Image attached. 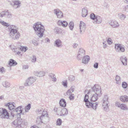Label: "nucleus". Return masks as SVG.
I'll list each match as a JSON object with an SVG mask.
<instances>
[{
	"label": "nucleus",
	"instance_id": "nucleus-10",
	"mask_svg": "<svg viewBox=\"0 0 128 128\" xmlns=\"http://www.w3.org/2000/svg\"><path fill=\"white\" fill-rule=\"evenodd\" d=\"M85 51L84 48H80L77 56V60H81L85 55Z\"/></svg>",
	"mask_w": 128,
	"mask_h": 128
},
{
	"label": "nucleus",
	"instance_id": "nucleus-46",
	"mask_svg": "<svg viewBox=\"0 0 128 128\" xmlns=\"http://www.w3.org/2000/svg\"><path fill=\"white\" fill-rule=\"evenodd\" d=\"M69 98L70 100H72L74 99V95L73 94H71L69 96Z\"/></svg>",
	"mask_w": 128,
	"mask_h": 128
},
{
	"label": "nucleus",
	"instance_id": "nucleus-58",
	"mask_svg": "<svg viewBox=\"0 0 128 128\" xmlns=\"http://www.w3.org/2000/svg\"><path fill=\"white\" fill-rule=\"evenodd\" d=\"M69 90H70V92H71L72 93V92H73L74 91V89L73 88H72V87L70 89H69Z\"/></svg>",
	"mask_w": 128,
	"mask_h": 128
},
{
	"label": "nucleus",
	"instance_id": "nucleus-42",
	"mask_svg": "<svg viewBox=\"0 0 128 128\" xmlns=\"http://www.w3.org/2000/svg\"><path fill=\"white\" fill-rule=\"evenodd\" d=\"M128 86L127 84L125 82H123L122 84V87L124 88H127Z\"/></svg>",
	"mask_w": 128,
	"mask_h": 128
},
{
	"label": "nucleus",
	"instance_id": "nucleus-59",
	"mask_svg": "<svg viewBox=\"0 0 128 128\" xmlns=\"http://www.w3.org/2000/svg\"><path fill=\"white\" fill-rule=\"evenodd\" d=\"M69 90H70V92H71L72 93V92H73L74 91V89L73 88H72V87L70 89H69Z\"/></svg>",
	"mask_w": 128,
	"mask_h": 128
},
{
	"label": "nucleus",
	"instance_id": "nucleus-20",
	"mask_svg": "<svg viewBox=\"0 0 128 128\" xmlns=\"http://www.w3.org/2000/svg\"><path fill=\"white\" fill-rule=\"evenodd\" d=\"M17 64V63L14 60L11 59L8 62V65L10 67L14 66Z\"/></svg>",
	"mask_w": 128,
	"mask_h": 128
},
{
	"label": "nucleus",
	"instance_id": "nucleus-57",
	"mask_svg": "<svg viewBox=\"0 0 128 128\" xmlns=\"http://www.w3.org/2000/svg\"><path fill=\"white\" fill-rule=\"evenodd\" d=\"M16 54H17L19 56H21L22 55V54H21V52L19 51L17 52Z\"/></svg>",
	"mask_w": 128,
	"mask_h": 128
},
{
	"label": "nucleus",
	"instance_id": "nucleus-13",
	"mask_svg": "<svg viewBox=\"0 0 128 128\" xmlns=\"http://www.w3.org/2000/svg\"><path fill=\"white\" fill-rule=\"evenodd\" d=\"M36 80L35 78L30 77L26 80V82L24 83V85L26 86H30Z\"/></svg>",
	"mask_w": 128,
	"mask_h": 128
},
{
	"label": "nucleus",
	"instance_id": "nucleus-31",
	"mask_svg": "<svg viewBox=\"0 0 128 128\" xmlns=\"http://www.w3.org/2000/svg\"><path fill=\"white\" fill-rule=\"evenodd\" d=\"M116 80L117 84H120L121 83V79L120 77L118 75H116Z\"/></svg>",
	"mask_w": 128,
	"mask_h": 128
},
{
	"label": "nucleus",
	"instance_id": "nucleus-43",
	"mask_svg": "<svg viewBox=\"0 0 128 128\" xmlns=\"http://www.w3.org/2000/svg\"><path fill=\"white\" fill-rule=\"evenodd\" d=\"M14 0H9L8 1V3L11 5L12 7L13 6Z\"/></svg>",
	"mask_w": 128,
	"mask_h": 128
},
{
	"label": "nucleus",
	"instance_id": "nucleus-35",
	"mask_svg": "<svg viewBox=\"0 0 128 128\" xmlns=\"http://www.w3.org/2000/svg\"><path fill=\"white\" fill-rule=\"evenodd\" d=\"M69 26L71 30H72L74 26V24L72 22H70L69 24Z\"/></svg>",
	"mask_w": 128,
	"mask_h": 128
},
{
	"label": "nucleus",
	"instance_id": "nucleus-23",
	"mask_svg": "<svg viewBox=\"0 0 128 128\" xmlns=\"http://www.w3.org/2000/svg\"><path fill=\"white\" fill-rule=\"evenodd\" d=\"M45 73L44 72H39L37 71L34 72V74L36 76L39 77H42L45 74Z\"/></svg>",
	"mask_w": 128,
	"mask_h": 128
},
{
	"label": "nucleus",
	"instance_id": "nucleus-49",
	"mask_svg": "<svg viewBox=\"0 0 128 128\" xmlns=\"http://www.w3.org/2000/svg\"><path fill=\"white\" fill-rule=\"evenodd\" d=\"M55 32L56 34H59L60 33L59 31V28H56L54 29Z\"/></svg>",
	"mask_w": 128,
	"mask_h": 128
},
{
	"label": "nucleus",
	"instance_id": "nucleus-7",
	"mask_svg": "<svg viewBox=\"0 0 128 128\" xmlns=\"http://www.w3.org/2000/svg\"><path fill=\"white\" fill-rule=\"evenodd\" d=\"M15 104L14 103L10 102L5 104V106L8 107L9 110L11 111V114L13 117H14V110L16 108Z\"/></svg>",
	"mask_w": 128,
	"mask_h": 128
},
{
	"label": "nucleus",
	"instance_id": "nucleus-38",
	"mask_svg": "<svg viewBox=\"0 0 128 128\" xmlns=\"http://www.w3.org/2000/svg\"><path fill=\"white\" fill-rule=\"evenodd\" d=\"M68 79L70 82H72L74 80L75 77L73 75H70L68 77Z\"/></svg>",
	"mask_w": 128,
	"mask_h": 128
},
{
	"label": "nucleus",
	"instance_id": "nucleus-45",
	"mask_svg": "<svg viewBox=\"0 0 128 128\" xmlns=\"http://www.w3.org/2000/svg\"><path fill=\"white\" fill-rule=\"evenodd\" d=\"M12 51L15 53H16L17 52L19 51L20 50V48H13L12 49Z\"/></svg>",
	"mask_w": 128,
	"mask_h": 128
},
{
	"label": "nucleus",
	"instance_id": "nucleus-37",
	"mask_svg": "<svg viewBox=\"0 0 128 128\" xmlns=\"http://www.w3.org/2000/svg\"><path fill=\"white\" fill-rule=\"evenodd\" d=\"M38 113L37 114L38 115L41 114V115L43 114V112H46V111H45L44 110H43V109L42 108L38 109L37 110Z\"/></svg>",
	"mask_w": 128,
	"mask_h": 128
},
{
	"label": "nucleus",
	"instance_id": "nucleus-15",
	"mask_svg": "<svg viewBox=\"0 0 128 128\" xmlns=\"http://www.w3.org/2000/svg\"><path fill=\"white\" fill-rule=\"evenodd\" d=\"M62 43V42L60 40V39H57L54 41V45L57 47L61 48L63 46Z\"/></svg>",
	"mask_w": 128,
	"mask_h": 128
},
{
	"label": "nucleus",
	"instance_id": "nucleus-61",
	"mask_svg": "<svg viewBox=\"0 0 128 128\" xmlns=\"http://www.w3.org/2000/svg\"><path fill=\"white\" fill-rule=\"evenodd\" d=\"M103 45H104V48H105L106 47V44L104 42L103 43Z\"/></svg>",
	"mask_w": 128,
	"mask_h": 128
},
{
	"label": "nucleus",
	"instance_id": "nucleus-64",
	"mask_svg": "<svg viewBox=\"0 0 128 128\" xmlns=\"http://www.w3.org/2000/svg\"><path fill=\"white\" fill-rule=\"evenodd\" d=\"M124 2L126 4H128V0H124Z\"/></svg>",
	"mask_w": 128,
	"mask_h": 128
},
{
	"label": "nucleus",
	"instance_id": "nucleus-21",
	"mask_svg": "<svg viewBox=\"0 0 128 128\" xmlns=\"http://www.w3.org/2000/svg\"><path fill=\"white\" fill-rule=\"evenodd\" d=\"M120 60L123 65L126 66L127 65V58L124 56H121Z\"/></svg>",
	"mask_w": 128,
	"mask_h": 128
},
{
	"label": "nucleus",
	"instance_id": "nucleus-56",
	"mask_svg": "<svg viewBox=\"0 0 128 128\" xmlns=\"http://www.w3.org/2000/svg\"><path fill=\"white\" fill-rule=\"evenodd\" d=\"M78 46V44H77L74 43V45L73 46L74 48H76Z\"/></svg>",
	"mask_w": 128,
	"mask_h": 128
},
{
	"label": "nucleus",
	"instance_id": "nucleus-8",
	"mask_svg": "<svg viewBox=\"0 0 128 128\" xmlns=\"http://www.w3.org/2000/svg\"><path fill=\"white\" fill-rule=\"evenodd\" d=\"M108 100V97L107 95H104L103 98L102 100L103 103V106L104 107V110L106 111H107L109 110L108 104L109 102Z\"/></svg>",
	"mask_w": 128,
	"mask_h": 128
},
{
	"label": "nucleus",
	"instance_id": "nucleus-60",
	"mask_svg": "<svg viewBox=\"0 0 128 128\" xmlns=\"http://www.w3.org/2000/svg\"><path fill=\"white\" fill-rule=\"evenodd\" d=\"M69 90H70V92H71L72 93V92H73L74 91V89L73 88H72V87L70 89H69Z\"/></svg>",
	"mask_w": 128,
	"mask_h": 128
},
{
	"label": "nucleus",
	"instance_id": "nucleus-48",
	"mask_svg": "<svg viewBox=\"0 0 128 128\" xmlns=\"http://www.w3.org/2000/svg\"><path fill=\"white\" fill-rule=\"evenodd\" d=\"M36 56L34 55L32 59V62H35L36 61Z\"/></svg>",
	"mask_w": 128,
	"mask_h": 128
},
{
	"label": "nucleus",
	"instance_id": "nucleus-29",
	"mask_svg": "<svg viewBox=\"0 0 128 128\" xmlns=\"http://www.w3.org/2000/svg\"><path fill=\"white\" fill-rule=\"evenodd\" d=\"M120 100L122 102H127L128 101V96H121Z\"/></svg>",
	"mask_w": 128,
	"mask_h": 128
},
{
	"label": "nucleus",
	"instance_id": "nucleus-19",
	"mask_svg": "<svg viewBox=\"0 0 128 128\" xmlns=\"http://www.w3.org/2000/svg\"><path fill=\"white\" fill-rule=\"evenodd\" d=\"M57 24L59 26H62L64 27H66L68 25L67 22L65 21L59 20Z\"/></svg>",
	"mask_w": 128,
	"mask_h": 128
},
{
	"label": "nucleus",
	"instance_id": "nucleus-12",
	"mask_svg": "<svg viewBox=\"0 0 128 128\" xmlns=\"http://www.w3.org/2000/svg\"><path fill=\"white\" fill-rule=\"evenodd\" d=\"M0 17L2 18L5 17L8 18H11L12 17V14L8 12V10H5L1 12Z\"/></svg>",
	"mask_w": 128,
	"mask_h": 128
},
{
	"label": "nucleus",
	"instance_id": "nucleus-40",
	"mask_svg": "<svg viewBox=\"0 0 128 128\" xmlns=\"http://www.w3.org/2000/svg\"><path fill=\"white\" fill-rule=\"evenodd\" d=\"M123 10L126 12H128V5L124 6H123Z\"/></svg>",
	"mask_w": 128,
	"mask_h": 128
},
{
	"label": "nucleus",
	"instance_id": "nucleus-9",
	"mask_svg": "<svg viewBox=\"0 0 128 128\" xmlns=\"http://www.w3.org/2000/svg\"><path fill=\"white\" fill-rule=\"evenodd\" d=\"M9 115L6 109L4 108H0V117L2 118H9Z\"/></svg>",
	"mask_w": 128,
	"mask_h": 128
},
{
	"label": "nucleus",
	"instance_id": "nucleus-27",
	"mask_svg": "<svg viewBox=\"0 0 128 128\" xmlns=\"http://www.w3.org/2000/svg\"><path fill=\"white\" fill-rule=\"evenodd\" d=\"M102 21V18L99 16H97L94 22V23L99 24Z\"/></svg>",
	"mask_w": 128,
	"mask_h": 128
},
{
	"label": "nucleus",
	"instance_id": "nucleus-3",
	"mask_svg": "<svg viewBox=\"0 0 128 128\" xmlns=\"http://www.w3.org/2000/svg\"><path fill=\"white\" fill-rule=\"evenodd\" d=\"M92 88L95 94L92 97L90 101L93 103V102L97 100L98 97L100 96L102 94L101 87L98 84H95L92 87Z\"/></svg>",
	"mask_w": 128,
	"mask_h": 128
},
{
	"label": "nucleus",
	"instance_id": "nucleus-14",
	"mask_svg": "<svg viewBox=\"0 0 128 128\" xmlns=\"http://www.w3.org/2000/svg\"><path fill=\"white\" fill-rule=\"evenodd\" d=\"M79 27L80 34H83L86 29L85 24L83 22L80 21Z\"/></svg>",
	"mask_w": 128,
	"mask_h": 128
},
{
	"label": "nucleus",
	"instance_id": "nucleus-5",
	"mask_svg": "<svg viewBox=\"0 0 128 128\" xmlns=\"http://www.w3.org/2000/svg\"><path fill=\"white\" fill-rule=\"evenodd\" d=\"M90 92V91H88L87 94H86L84 101L85 102L86 106L88 108H92L94 110H96L98 107V103L97 102L93 103L92 102L89 101L88 100V96L87 94H89Z\"/></svg>",
	"mask_w": 128,
	"mask_h": 128
},
{
	"label": "nucleus",
	"instance_id": "nucleus-47",
	"mask_svg": "<svg viewBox=\"0 0 128 128\" xmlns=\"http://www.w3.org/2000/svg\"><path fill=\"white\" fill-rule=\"evenodd\" d=\"M107 42L108 44L110 45L112 43V40L110 38H108L107 40Z\"/></svg>",
	"mask_w": 128,
	"mask_h": 128
},
{
	"label": "nucleus",
	"instance_id": "nucleus-33",
	"mask_svg": "<svg viewBox=\"0 0 128 128\" xmlns=\"http://www.w3.org/2000/svg\"><path fill=\"white\" fill-rule=\"evenodd\" d=\"M31 107V104H29L25 107V111L26 112H28Z\"/></svg>",
	"mask_w": 128,
	"mask_h": 128
},
{
	"label": "nucleus",
	"instance_id": "nucleus-52",
	"mask_svg": "<svg viewBox=\"0 0 128 128\" xmlns=\"http://www.w3.org/2000/svg\"><path fill=\"white\" fill-rule=\"evenodd\" d=\"M0 72L2 73L5 72L4 68V67H2L0 68Z\"/></svg>",
	"mask_w": 128,
	"mask_h": 128
},
{
	"label": "nucleus",
	"instance_id": "nucleus-4",
	"mask_svg": "<svg viewBox=\"0 0 128 128\" xmlns=\"http://www.w3.org/2000/svg\"><path fill=\"white\" fill-rule=\"evenodd\" d=\"M33 28L36 34L40 38L43 36L45 30L44 27L40 22H38L34 24L33 25Z\"/></svg>",
	"mask_w": 128,
	"mask_h": 128
},
{
	"label": "nucleus",
	"instance_id": "nucleus-11",
	"mask_svg": "<svg viewBox=\"0 0 128 128\" xmlns=\"http://www.w3.org/2000/svg\"><path fill=\"white\" fill-rule=\"evenodd\" d=\"M115 48L116 52H124L125 50L124 47L122 45L116 44H115Z\"/></svg>",
	"mask_w": 128,
	"mask_h": 128
},
{
	"label": "nucleus",
	"instance_id": "nucleus-54",
	"mask_svg": "<svg viewBox=\"0 0 128 128\" xmlns=\"http://www.w3.org/2000/svg\"><path fill=\"white\" fill-rule=\"evenodd\" d=\"M28 65H24L23 66V68L24 69H27L28 68Z\"/></svg>",
	"mask_w": 128,
	"mask_h": 128
},
{
	"label": "nucleus",
	"instance_id": "nucleus-50",
	"mask_svg": "<svg viewBox=\"0 0 128 128\" xmlns=\"http://www.w3.org/2000/svg\"><path fill=\"white\" fill-rule=\"evenodd\" d=\"M32 43L35 46H37L38 44L37 42L34 40H32Z\"/></svg>",
	"mask_w": 128,
	"mask_h": 128
},
{
	"label": "nucleus",
	"instance_id": "nucleus-25",
	"mask_svg": "<svg viewBox=\"0 0 128 128\" xmlns=\"http://www.w3.org/2000/svg\"><path fill=\"white\" fill-rule=\"evenodd\" d=\"M59 104L60 106L63 107H65L66 106V102L65 100L63 98H62L60 100Z\"/></svg>",
	"mask_w": 128,
	"mask_h": 128
},
{
	"label": "nucleus",
	"instance_id": "nucleus-34",
	"mask_svg": "<svg viewBox=\"0 0 128 128\" xmlns=\"http://www.w3.org/2000/svg\"><path fill=\"white\" fill-rule=\"evenodd\" d=\"M96 16L94 13H92L90 14V18L95 21L96 17Z\"/></svg>",
	"mask_w": 128,
	"mask_h": 128
},
{
	"label": "nucleus",
	"instance_id": "nucleus-30",
	"mask_svg": "<svg viewBox=\"0 0 128 128\" xmlns=\"http://www.w3.org/2000/svg\"><path fill=\"white\" fill-rule=\"evenodd\" d=\"M2 84L4 87L6 88H8L10 86V83L7 81H3L2 82Z\"/></svg>",
	"mask_w": 128,
	"mask_h": 128
},
{
	"label": "nucleus",
	"instance_id": "nucleus-51",
	"mask_svg": "<svg viewBox=\"0 0 128 128\" xmlns=\"http://www.w3.org/2000/svg\"><path fill=\"white\" fill-rule=\"evenodd\" d=\"M98 64L97 62H96L94 65V67L96 68H97L98 67Z\"/></svg>",
	"mask_w": 128,
	"mask_h": 128
},
{
	"label": "nucleus",
	"instance_id": "nucleus-44",
	"mask_svg": "<svg viewBox=\"0 0 128 128\" xmlns=\"http://www.w3.org/2000/svg\"><path fill=\"white\" fill-rule=\"evenodd\" d=\"M20 50L22 51H24V52H25L28 50V48H27L26 47H24V46L22 47L21 46V47L20 48Z\"/></svg>",
	"mask_w": 128,
	"mask_h": 128
},
{
	"label": "nucleus",
	"instance_id": "nucleus-16",
	"mask_svg": "<svg viewBox=\"0 0 128 128\" xmlns=\"http://www.w3.org/2000/svg\"><path fill=\"white\" fill-rule=\"evenodd\" d=\"M54 11V13L57 16L58 18H60L63 17V13L59 9H55Z\"/></svg>",
	"mask_w": 128,
	"mask_h": 128
},
{
	"label": "nucleus",
	"instance_id": "nucleus-55",
	"mask_svg": "<svg viewBox=\"0 0 128 128\" xmlns=\"http://www.w3.org/2000/svg\"><path fill=\"white\" fill-rule=\"evenodd\" d=\"M120 104L118 102H117L116 103V106L118 107H120Z\"/></svg>",
	"mask_w": 128,
	"mask_h": 128
},
{
	"label": "nucleus",
	"instance_id": "nucleus-6",
	"mask_svg": "<svg viewBox=\"0 0 128 128\" xmlns=\"http://www.w3.org/2000/svg\"><path fill=\"white\" fill-rule=\"evenodd\" d=\"M47 112H44L42 114L37 118L36 123L39 124L41 122L45 124L49 121V118L48 116Z\"/></svg>",
	"mask_w": 128,
	"mask_h": 128
},
{
	"label": "nucleus",
	"instance_id": "nucleus-41",
	"mask_svg": "<svg viewBox=\"0 0 128 128\" xmlns=\"http://www.w3.org/2000/svg\"><path fill=\"white\" fill-rule=\"evenodd\" d=\"M62 85L65 88L67 87L68 82L67 80H65L64 81H62Z\"/></svg>",
	"mask_w": 128,
	"mask_h": 128
},
{
	"label": "nucleus",
	"instance_id": "nucleus-53",
	"mask_svg": "<svg viewBox=\"0 0 128 128\" xmlns=\"http://www.w3.org/2000/svg\"><path fill=\"white\" fill-rule=\"evenodd\" d=\"M72 93L71 92H70V90H68L66 92V94L68 95H70V94Z\"/></svg>",
	"mask_w": 128,
	"mask_h": 128
},
{
	"label": "nucleus",
	"instance_id": "nucleus-1",
	"mask_svg": "<svg viewBox=\"0 0 128 128\" xmlns=\"http://www.w3.org/2000/svg\"><path fill=\"white\" fill-rule=\"evenodd\" d=\"M14 110V112H16L18 114L19 118L15 120L12 122V124L16 126V128H25L27 126V123L26 121L23 120L20 118V114L22 113V106H20L18 107L15 108Z\"/></svg>",
	"mask_w": 128,
	"mask_h": 128
},
{
	"label": "nucleus",
	"instance_id": "nucleus-22",
	"mask_svg": "<svg viewBox=\"0 0 128 128\" xmlns=\"http://www.w3.org/2000/svg\"><path fill=\"white\" fill-rule=\"evenodd\" d=\"M68 114V111L67 109L66 108H62L60 116H64L67 115Z\"/></svg>",
	"mask_w": 128,
	"mask_h": 128
},
{
	"label": "nucleus",
	"instance_id": "nucleus-18",
	"mask_svg": "<svg viewBox=\"0 0 128 128\" xmlns=\"http://www.w3.org/2000/svg\"><path fill=\"white\" fill-rule=\"evenodd\" d=\"M82 61V62L85 64H87L90 60V57L88 55L84 56L83 57Z\"/></svg>",
	"mask_w": 128,
	"mask_h": 128
},
{
	"label": "nucleus",
	"instance_id": "nucleus-2",
	"mask_svg": "<svg viewBox=\"0 0 128 128\" xmlns=\"http://www.w3.org/2000/svg\"><path fill=\"white\" fill-rule=\"evenodd\" d=\"M0 23L4 26L8 27V31L9 37L14 40L18 39L20 36V34L18 31L17 27L14 25H10L8 23L0 20Z\"/></svg>",
	"mask_w": 128,
	"mask_h": 128
},
{
	"label": "nucleus",
	"instance_id": "nucleus-17",
	"mask_svg": "<svg viewBox=\"0 0 128 128\" xmlns=\"http://www.w3.org/2000/svg\"><path fill=\"white\" fill-rule=\"evenodd\" d=\"M110 25L113 28H116L118 27L120 24L118 23L116 20H112L111 21L110 23Z\"/></svg>",
	"mask_w": 128,
	"mask_h": 128
},
{
	"label": "nucleus",
	"instance_id": "nucleus-36",
	"mask_svg": "<svg viewBox=\"0 0 128 128\" xmlns=\"http://www.w3.org/2000/svg\"><path fill=\"white\" fill-rule=\"evenodd\" d=\"M120 108L122 110H126L127 109L126 106L125 104H122L120 105Z\"/></svg>",
	"mask_w": 128,
	"mask_h": 128
},
{
	"label": "nucleus",
	"instance_id": "nucleus-24",
	"mask_svg": "<svg viewBox=\"0 0 128 128\" xmlns=\"http://www.w3.org/2000/svg\"><path fill=\"white\" fill-rule=\"evenodd\" d=\"M21 2L19 0H14L13 7L14 8H19L20 6Z\"/></svg>",
	"mask_w": 128,
	"mask_h": 128
},
{
	"label": "nucleus",
	"instance_id": "nucleus-63",
	"mask_svg": "<svg viewBox=\"0 0 128 128\" xmlns=\"http://www.w3.org/2000/svg\"><path fill=\"white\" fill-rule=\"evenodd\" d=\"M46 42H50V40L48 38H46Z\"/></svg>",
	"mask_w": 128,
	"mask_h": 128
},
{
	"label": "nucleus",
	"instance_id": "nucleus-26",
	"mask_svg": "<svg viewBox=\"0 0 128 128\" xmlns=\"http://www.w3.org/2000/svg\"><path fill=\"white\" fill-rule=\"evenodd\" d=\"M88 10L86 8H84L82 9V16L83 17H86L88 15Z\"/></svg>",
	"mask_w": 128,
	"mask_h": 128
},
{
	"label": "nucleus",
	"instance_id": "nucleus-62",
	"mask_svg": "<svg viewBox=\"0 0 128 128\" xmlns=\"http://www.w3.org/2000/svg\"><path fill=\"white\" fill-rule=\"evenodd\" d=\"M24 88V87L23 86H20L19 87V88L20 89H23Z\"/></svg>",
	"mask_w": 128,
	"mask_h": 128
},
{
	"label": "nucleus",
	"instance_id": "nucleus-32",
	"mask_svg": "<svg viewBox=\"0 0 128 128\" xmlns=\"http://www.w3.org/2000/svg\"><path fill=\"white\" fill-rule=\"evenodd\" d=\"M118 17L121 20H124L126 18V16L124 14L120 13L118 14Z\"/></svg>",
	"mask_w": 128,
	"mask_h": 128
},
{
	"label": "nucleus",
	"instance_id": "nucleus-28",
	"mask_svg": "<svg viewBox=\"0 0 128 128\" xmlns=\"http://www.w3.org/2000/svg\"><path fill=\"white\" fill-rule=\"evenodd\" d=\"M48 76L50 78H51L53 81L56 82V76L55 74L52 73H50L48 75Z\"/></svg>",
	"mask_w": 128,
	"mask_h": 128
},
{
	"label": "nucleus",
	"instance_id": "nucleus-39",
	"mask_svg": "<svg viewBox=\"0 0 128 128\" xmlns=\"http://www.w3.org/2000/svg\"><path fill=\"white\" fill-rule=\"evenodd\" d=\"M56 125L58 126H60L62 123V121L60 118H58L57 119L56 122Z\"/></svg>",
	"mask_w": 128,
	"mask_h": 128
}]
</instances>
